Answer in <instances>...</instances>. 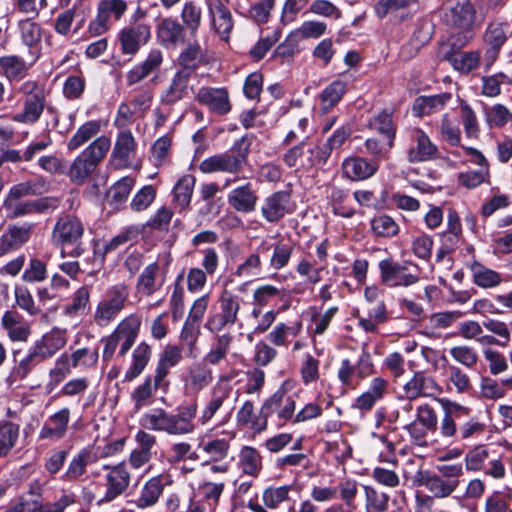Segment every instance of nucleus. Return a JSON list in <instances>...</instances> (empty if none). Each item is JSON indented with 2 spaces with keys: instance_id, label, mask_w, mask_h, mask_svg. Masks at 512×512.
<instances>
[{
  "instance_id": "nucleus-1",
  "label": "nucleus",
  "mask_w": 512,
  "mask_h": 512,
  "mask_svg": "<svg viewBox=\"0 0 512 512\" xmlns=\"http://www.w3.org/2000/svg\"><path fill=\"white\" fill-rule=\"evenodd\" d=\"M197 404L182 406L178 413L172 414L162 408H153L144 412L139 424L144 431L164 432L171 436L193 434L196 430L194 419L197 415Z\"/></svg>"
},
{
  "instance_id": "nucleus-62",
  "label": "nucleus",
  "mask_w": 512,
  "mask_h": 512,
  "mask_svg": "<svg viewBox=\"0 0 512 512\" xmlns=\"http://www.w3.org/2000/svg\"><path fill=\"white\" fill-rule=\"evenodd\" d=\"M195 177L192 175H184L182 176L174 186V200L181 208H186L189 206L194 186H195Z\"/></svg>"
},
{
  "instance_id": "nucleus-12",
  "label": "nucleus",
  "mask_w": 512,
  "mask_h": 512,
  "mask_svg": "<svg viewBox=\"0 0 512 512\" xmlns=\"http://www.w3.org/2000/svg\"><path fill=\"white\" fill-rule=\"evenodd\" d=\"M373 368L371 355L363 350L355 365L349 359L341 361L337 377L344 387L355 389L362 380L373 373Z\"/></svg>"
},
{
  "instance_id": "nucleus-6",
  "label": "nucleus",
  "mask_w": 512,
  "mask_h": 512,
  "mask_svg": "<svg viewBox=\"0 0 512 512\" xmlns=\"http://www.w3.org/2000/svg\"><path fill=\"white\" fill-rule=\"evenodd\" d=\"M130 289L123 283L110 286L98 301L93 319L100 327L112 323L129 303Z\"/></svg>"
},
{
  "instance_id": "nucleus-40",
  "label": "nucleus",
  "mask_w": 512,
  "mask_h": 512,
  "mask_svg": "<svg viewBox=\"0 0 512 512\" xmlns=\"http://www.w3.org/2000/svg\"><path fill=\"white\" fill-rule=\"evenodd\" d=\"M97 460L98 456L93 449H82L69 462L67 470L63 475V479L67 482L80 479L86 473L87 466L96 463Z\"/></svg>"
},
{
  "instance_id": "nucleus-4",
  "label": "nucleus",
  "mask_w": 512,
  "mask_h": 512,
  "mask_svg": "<svg viewBox=\"0 0 512 512\" xmlns=\"http://www.w3.org/2000/svg\"><path fill=\"white\" fill-rule=\"evenodd\" d=\"M111 147L107 136H100L90 143L72 162L69 169L70 180L83 184L94 173Z\"/></svg>"
},
{
  "instance_id": "nucleus-3",
  "label": "nucleus",
  "mask_w": 512,
  "mask_h": 512,
  "mask_svg": "<svg viewBox=\"0 0 512 512\" xmlns=\"http://www.w3.org/2000/svg\"><path fill=\"white\" fill-rule=\"evenodd\" d=\"M442 20L461 36L453 45L465 46L472 39L477 26V12L471 0H445L442 5Z\"/></svg>"
},
{
  "instance_id": "nucleus-21",
  "label": "nucleus",
  "mask_w": 512,
  "mask_h": 512,
  "mask_svg": "<svg viewBox=\"0 0 512 512\" xmlns=\"http://www.w3.org/2000/svg\"><path fill=\"white\" fill-rule=\"evenodd\" d=\"M142 324V318L136 313L124 317L116 326L112 334L120 342L119 355L125 356L135 343Z\"/></svg>"
},
{
  "instance_id": "nucleus-63",
  "label": "nucleus",
  "mask_w": 512,
  "mask_h": 512,
  "mask_svg": "<svg viewBox=\"0 0 512 512\" xmlns=\"http://www.w3.org/2000/svg\"><path fill=\"white\" fill-rule=\"evenodd\" d=\"M337 487V493L339 492L340 498L343 503L345 512H352L355 506V500L358 495L359 483L352 478H347L341 481Z\"/></svg>"
},
{
  "instance_id": "nucleus-35",
  "label": "nucleus",
  "mask_w": 512,
  "mask_h": 512,
  "mask_svg": "<svg viewBox=\"0 0 512 512\" xmlns=\"http://www.w3.org/2000/svg\"><path fill=\"white\" fill-rule=\"evenodd\" d=\"M170 482L169 475H157L150 478L143 485L140 495L135 501L136 506L140 509L154 506L163 493L165 484Z\"/></svg>"
},
{
  "instance_id": "nucleus-37",
  "label": "nucleus",
  "mask_w": 512,
  "mask_h": 512,
  "mask_svg": "<svg viewBox=\"0 0 512 512\" xmlns=\"http://www.w3.org/2000/svg\"><path fill=\"white\" fill-rule=\"evenodd\" d=\"M163 62V54L159 49H152L146 59L135 65L127 72L126 80L128 85H134L157 71Z\"/></svg>"
},
{
  "instance_id": "nucleus-60",
  "label": "nucleus",
  "mask_w": 512,
  "mask_h": 512,
  "mask_svg": "<svg viewBox=\"0 0 512 512\" xmlns=\"http://www.w3.org/2000/svg\"><path fill=\"white\" fill-rule=\"evenodd\" d=\"M134 186L135 179L133 177L126 176L118 180L111 186L107 193L110 204L118 207L126 202Z\"/></svg>"
},
{
  "instance_id": "nucleus-2",
  "label": "nucleus",
  "mask_w": 512,
  "mask_h": 512,
  "mask_svg": "<svg viewBox=\"0 0 512 512\" xmlns=\"http://www.w3.org/2000/svg\"><path fill=\"white\" fill-rule=\"evenodd\" d=\"M443 409L439 433L444 439L471 441L480 437L485 431V424L477 419H470L457 427L456 420L470 415V408L447 398L438 399Z\"/></svg>"
},
{
  "instance_id": "nucleus-58",
  "label": "nucleus",
  "mask_w": 512,
  "mask_h": 512,
  "mask_svg": "<svg viewBox=\"0 0 512 512\" xmlns=\"http://www.w3.org/2000/svg\"><path fill=\"white\" fill-rule=\"evenodd\" d=\"M291 491V485L269 486L263 490L262 502L268 509H277L282 503L289 500Z\"/></svg>"
},
{
  "instance_id": "nucleus-33",
  "label": "nucleus",
  "mask_w": 512,
  "mask_h": 512,
  "mask_svg": "<svg viewBox=\"0 0 512 512\" xmlns=\"http://www.w3.org/2000/svg\"><path fill=\"white\" fill-rule=\"evenodd\" d=\"M35 62L25 61L21 56L15 54L0 57V76L8 82H18L24 79Z\"/></svg>"
},
{
  "instance_id": "nucleus-7",
  "label": "nucleus",
  "mask_w": 512,
  "mask_h": 512,
  "mask_svg": "<svg viewBox=\"0 0 512 512\" xmlns=\"http://www.w3.org/2000/svg\"><path fill=\"white\" fill-rule=\"evenodd\" d=\"M242 299L228 289H223L218 297V308L208 316L205 328L211 333H219L232 327L238 321Z\"/></svg>"
},
{
  "instance_id": "nucleus-59",
  "label": "nucleus",
  "mask_w": 512,
  "mask_h": 512,
  "mask_svg": "<svg viewBox=\"0 0 512 512\" xmlns=\"http://www.w3.org/2000/svg\"><path fill=\"white\" fill-rule=\"evenodd\" d=\"M346 85L343 81L336 80L330 83L320 95V106L323 112L331 110L343 97Z\"/></svg>"
},
{
  "instance_id": "nucleus-39",
  "label": "nucleus",
  "mask_w": 512,
  "mask_h": 512,
  "mask_svg": "<svg viewBox=\"0 0 512 512\" xmlns=\"http://www.w3.org/2000/svg\"><path fill=\"white\" fill-rule=\"evenodd\" d=\"M229 435L226 438H202L199 442V448L210 462L217 463L225 460L230 452V439L234 437L233 432H224Z\"/></svg>"
},
{
  "instance_id": "nucleus-43",
  "label": "nucleus",
  "mask_w": 512,
  "mask_h": 512,
  "mask_svg": "<svg viewBox=\"0 0 512 512\" xmlns=\"http://www.w3.org/2000/svg\"><path fill=\"white\" fill-rule=\"evenodd\" d=\"M168 382L159 381L157 382V376L154 375V380L151 376H147L144 382L138 385L132 392L131 398L134 402V410L140 411L143 407L148 406L151 403L153 394L158 388L167 387Z\"/></svg>"
},
{
  "instance_id": "nucleus-25",
  "label": "nucleus",
  "mask_w": 512,
  "mask_h": 512,
  "mask_svg": "<svg viewBox=\"0 0 512 512\" xmlns=\"http://www.w3.org/2000/svg\"><path fill=\"white\" fill-rule=\"evenodd\" d=\"M70 409L63 407L50 415L39 432L40 440L59 441L67 434L70 423Z\"/></svg>"
},
{
  "instance_id": "nucleus-54",
  "label": "nucleus",
  "mask_w": 512,
  "mask_h": 512,
  "mask_svg": "<svg viewBox=\"0 0 512 512\" xmlns=\"http://www.w3.org/2000/svg\"><path fill=\"white\" fill-rule=\"evenodd\" d=\"M482 355L491 375L498 376L508 371V358L504 353L493 347H483Z\"/></svg>"
},
{
  "instance_id": "nucleus-5",
  "label": "nucleus",
  "mask_w": 512,
  "mask_h": 512,
  "mask_svg": "<svg viewBox=\"0 0 512 512\" xmlns=\"http://www.w3.org/2000/svg\"><path fill=\"white\" fill-rule=\"evenodd\" d=\"M22 98V110L13 116V120L22 124H34L43 114L47 102V92L43 85L35 80H25L17 88Z\"/></svg>"
},
{
  "instance_id": "nucleus-14",
  "label": "nucleus",
  "mask_w": 512,
  "mask_h": 512,
  "mask_svg": "<svg viewBox=\"0 0 512 512\" xmlns=\"http://www.w3.org/2000/svg\"><path fill=\"white\" fill-rule=\"evenodd\" d=\"M232 390L233 388L229 384L228 378L226 376H220L212 387L209 399L203 406L198 417V422L202 426L207 425L217 415L224 406V403L229 399Z\"/></svg>"
},
{
  "instance_id": "nucleus-44",
  "label": "nucleus",
  "mask_w": 512,
  "mask_h": 512,
  "mask_svg": "<svg viewBox=\"0 0 512 512\" xmlns=\"http://www.w3.org/2000/svg\"><path fill=\"white\" fill-rule=\"evenodd\" d=\"M450 93H441L432 96L418 97L413 105V111L417 116L431 115L440 112L451 100Z\"/></svg>"
},
{
  "instance_id": "nucleus-26",
  "label": "nucleus",
  "mask_w": 512,
  "mask_h": 512,
  "mask_svg": "<svg viewBox=\"0 0 512 512\" xmlns=\"http://www.w3.org/2000/svg\"><path fill=\"white\" fill-rule=\"evenodd\" d=\"M66 343V330L55 327L36 340L31 348L43 361H46L64 348Z\"/></svg>"
},
{
  "instance_id": "nucleus-29",
  "label": "nucleus",
  "mask_w": 512,
  "mask_h": 512,
  "mask_svg": "<svg viewBox=\"0 0 512 512\" xmlns=\"http://www.w3.org/2000/svg\"><path fill=\"white\" fill-rule=\"evenodd\" d=\"M156 37L162 46L176 47L185 41V27L175 18H163L157 24Z\"/></svg>"
},
{
  "instance_id": "nucleus-8",
  "label": "nucleus",
  "mask_w": 512,
  "mask_h": 512,
  "mask_svg": "<svg viewBox=\"0 0 512 512\" xmlns=\"http://www.w3.org/2000/svg\"><path fill=\"white\" fill-rule=\"evenodd\" d=\"M242 144L243 140H240L229 151L204 159L199 164L200 171L206 174L215 172L238 173L246 164L248 155V149H242Z\"/></svg>"
},
{
  "instance_id": "nucleus-50",
  "label": "nucleus",
  "mask_w": 512,
  "mask_h": 512,
  "mask_svg": "<svg viewBox=\"0 0 512 512\" xmlns=\"http://www.w3.org/2000/svg\"><path fill=\"white\" fill-rule=\"evenodd\" d=\"M102 128L101 121L91 120L82 124L67 142V149L74 151L95 137Z\"/></svg>"
},
{
  "instance_id": "nucleus-52",
  "label": "nucleus",
  "mask_w": 512,
  "mask_h": 512,
  "mask_svg": "<svg viewBox=\"0 0 512 512\" xmlns=\"http://www.w3.org/2000/svg\"><path fill=\"white\" fill-rule=\"evenodd\" d=\"M509 30L510 26L507 23L491 22L485 30L484 41L494 52H498L507 41Z\"/></svg>"
},
{
  "instance_id": "nucleus-42",
  "label": "nucleus",
  "mask_w": 512,
  "mask_h": 512,
  "mask_svg": "<svg viewBox=\"0 0 512 512\" xmlns=\"http://www.w3.org/2000/svg\"><path fill=\"white\" fill-rule=\"evenodd\" d=\"M164 280L160 275V267L154 262L144 268L138 277L137 292L143 296H150L163 286Z\"/></svg>"
},
{
  "instance_id": "nucleus-53",
  "label": "nucleus",
  "mask_w": 512,
  "mask_h": 512,
  "mask_svg": "<svg viewBox=\"0 0 512 512\" xmlns=\"http://www.w3.org/2000/svg\"><path fill=\"white\" fill-rule=\"evenodd\" d=\"M164 457L167 463L176 465L186 460H196L197 454L189 442L178 441L170 444Z\"/></svg>"
},
{
  "instance_id": "nucleus-45",
  "label": "nucleus",
  "mask_w": 512,
  "mask_h": 512,
  "mask_svg": "<svg viewBox=\"0 0 512 512\" xmlns=\"http://www.w3.org/2000/svg\"><path fill=\"white\" fill-rule=\"evenodd\" d=\"M445 377V386L448 391L465 394L472 389L469 375L459 366L447 364Z\"/></svg>"
},
{
  "instance_id": "nucleus-61",
  "label": "nucleus",
  "mask_w": 512,
  "mask_h": 512,
  "mask_svg": "<svg viewBox=\"0 0 512 512\" xmlns=\"http://www.w3.org/2000/svg\"><path fill=\"white\" fill-rule=\"evenodd\" d=\"M366 512H385L389 507V495L370 485H364Z\"/></svg>"
},
{
  "instance_id": "nucleus-15",
  "label": "nucleus",
  "mask_w": 512,
  "mask_h": 512,
  "mask_svg": "<svg viewBox=\"0 0 512 512\" xmlns=\"http://www.w3.org/2000/svg\"><path fill=\"white\" fill-rule=\"evenodd\" d=\"M151 30L148 24H130L118 33V41L124 55H135L140 48L148 43Z\"/></svg>"
},
{
  "instance_id": "nucleus-13",
  "label": "nucleus",
  "mask_w": 512,
  "mask_h": 512,
  "mask_svg": "<svg viewBox=\"0 0 512 512\" xmlns=\"http://www.w3.org/2000/svg\"><path fill=\"white\" fill-rule=\"evenodd\" d=\"M104 476L105 493L102 498L103 503H110L123 495L131 483V474L125 462L116 465H105Z\"/></svg>"
},
{
  "instance_id": "nucleus-49",
  "label": "nucleus",
  "mask_w": 512,
  "mask_h": 512,
  "mask_svg": "<svg viewBox=\"0 0 512 512\" xmlns=\"http://www.w3.org/2000/svg\"><path fill=\"white\" fill-rule=\"evenodd\" d=\"M181 359V349L175 345H167L163 350L159 358L157 367L155 369L157 382L165 381V378L168 375L170 368L176 366L181 361Z\"/></svg>"
},
{
  "instance_id": "nucleus-36",
  "label": "nucleus",
  "mask_w": 512,
  "mask_h": 512,
  "mask_svg": "<svg viewBox=\"0 0 512 512\" xmlns=\"http://www.w3.org/2000/svg\"><path fill=\"white\" fill-rule=\"evenodd\" d=\"M229 205L237 212L250 213L256 208L258 197L251 183L232 189L227 197Z\"/></svg>"
},
{
  "instance_id": "nucleus-56",
  "label": "nucleus",
  "mask_w": 512,
  "mask_h": 512,
  "mask_svg": "<svg viewBox=\"0 0 512 512\" xmlns=\"http://www.w3.org/2000/svg\"><path fill=\"white\" fill-rule=\"evenodd\" d=\"M213 380L212 372L202 364L190 367L186 386L193 392H199L207 387Z\"/></svg>"
},
{
  "instance_id": "nucleus-19",
  "label": "nucleus",
  "mask_w": 512,
  "mask_h": 512,
  "mask_svg": "<svg viewBox=\"0 0 512 512\" xmlns=\"http://www.w3.org/2000/svg\"><path fill=\"white\" fill-rule=\"evenodd\" d=\"M437 152V146L423 130L415 128L410 131V146L407 150V158L410 163L431 160L435 158Z\"/></svg>"
},
{
  "instance_id": "nucleus-20",
  "label": "nucleus",
  "mask_w": 512,
  "mask_h": 512,
  "mask_svg": "<svg viewBox=\"0 0 512 512\" xmlns=\"http://www.w3.org/2000/svg\"><path fill=\"white\" fill-rule=\"evenodd\" d=\"M291 196L287 191H277L267 196L261 206V214L269 223H276L292 213Z\"/></svg>"
},
{
  "instance_id": "nucleus-51",
  "label": "nucleus",
  "mask_w": 512,
  "mask_h": 512,
  "mask_svg": "<svg viewBox=\"0 0 512 512\" xmlns=\"http://www.w3.org/2000/svg\"><path fill=\"white\" fill-rule=\"evenodd\" d=\"M422 484L433 494L435 498H446L458 487V480H445L439 475L426 476Z\"/></svg>"
},
{
  "instance_id": "nucleus-64",
  "label": "nucleus",
  "mask_w": 512,
  "mask_h": 512,
  "mask_svg": "<svg viewBox=\"0 0 512 512\" xmlns=\"http://www.w3.org/2000/svg\"><path fill=\"white\" fill-rule=\"evenodd\" d=\"M99 354L96 348H79L69 356L72 368L89 369L98 362Z\"/></svg>"
},
{
  "instance_id": "nucleus-57",
  "label": "nucleus",
  "mask_w": 512,
  "mask_h": 512,
  "mask_svg": "<svg viewBox=\"0 0 512 512\" xmlns=\"http://www.w3.org/2000/svg\"><path fill=\"white\" fill-rule=\"evenodd\" d=\"M473 282L482 288L496 287L501 283V276L495 270L483 266L479 262H474L471 265Z\"/></svg>"
},
{
  "instance_id": "nucleus-48",
  "label": "nucleus",
  "mask_w": 512,
  "mask_h": 512,
  "mask_svg": "<svg viewBox=\"0 0 512 512\" xmlns=\"http://www.w3.org/2000/svg\"><path fill=\"white\" fill-rule=\"evenodd\" d=\"M216 334L217 336L215 337L214 343L204 356L205 363L209 365H218L224 361L233 341V336L230 333Z\"/></svg>"
},
{
  "instance_id": "nucleus-17",
  "label": "nucleus",
  "mask_w": 512,
  "mask_h": 512,
  "mask_svg": "<svg viewBox=\"0 0 512 512\" xmlns=\"http://www.w3.org/2000/svg\"><path fill=\"white\" fill-rule=\"evenodd\" d=\"M49 199L26 200L5 197L2 208L8 219H16L33 214H41L49 209H55Z\"/></svg>"
},
{
  "instance_id": "nucleus-46",
  "label": "nucleus",
  "mask_w": 512,
  "mask_h": 512,
  "mask_svg": "<svg viewBox=\"0 0 512 512\" xmlns=\"http://www.w3.org/2000/svg\"><path fill=\"white\" fill-rule=\"evenodd\" d=\"M151 358V348L142 342L136 346L132 353V363L125 373V381L137 378L145 369Z\"/></svg>"
},
{
  "instance_id": "nucleus-11",
  "label": "nucleus",
  "mask_w": 512,
  "mask_h": 512,
  "mask_svg": "<svg viewBox=\"0 0 512 512\" xmlns=\"http://www.w3.org/2000/svg\"><path fill=\"white\" fill-rule=\"evenodd\" d=\"M225 487L224 481L202 482L190 498L187 512H215Z\"/></svg>"
},
{
  "instance_id": "nucleus-9",
  "label": "nucleus",
  "mask_w": 512,
  "mask_h": 512,
  "mask_svg": "<svg viewBox=\"0 0 512 512\" xmlns=\"http://www.w3.org/2000/svg\"><path fill=\"white\" fill-rule=\"evenodd\" d=\"M84 235V225L81 220L73 215L59 217L52 229L51 242L61 249V257L66 256L65 247L78 245Z\"/></svg>"
},
{
  "instance_id": "nucleus-27",
  "label": "nucleus",
  "mask_w": 512,
  "mask_h": 512,
  "mask_svg": "<svg viewBox=\"0 0 512 512\" xmlns=\"http://www.w3.org/2000/svg\"><path fill=\"white\" fill-rule=\"evenodd\" d=\"M212 26L219 37L228 41L232 32L234 22L230 10L221 0H206Z\"/></svg>"
},
{
  "instance_id": "nucleus-24",
  "label": "nucleus",
  "mask_w": 512,
  "mask_h": 512,
  "mask_svg": "<svg viewBox=\"0 0 512 512\" xmlns=\"http://www.w3.org/2000/svg\"><path fill=\"white\" fill-rule=\"evenodd\" d=\"M134 439L137 447L131 451L128 463L131 468L139 470L151 461L152 449L155 447L157 439L153 434L144 430H138Z\"/></svg>"
},
{
  "instance_id": "nucleus-18",
  "label": "nucleus",
  "mask_w": 512,
  "mask_h": 512,
  "mask_svg": "<svg viewBox=\"0 0 512 512\" xmlns=\"http://www.w3.org/2000/svg\"><path fill=\"white\" fill-rule=\"evenodd\" d=\"M442 387L436 380L424 372H415L412 378L403 386V392L408 400L419 397L435 398L442 393Z\"/></svg>"
},
{
  "instance_id": "nucleus-10",
  "label": "nucleus",
  "mask_w": 512,
  "mask_h": 512,
  "mask_svg": "<svg viewBox=\"0 0 512 512\" xmlns=\"http://www.w3.org/2000/svg\"><path fill=\"white\" fill-rule=\"evenodd\" d=\"M289 390L290 383L285 381L263 402L262 413L267 419L274 414L283 423L293 419L296 401L293 396L289 395Z\"/></svg>"
},
{
  "instance_id": "nucleus-32",
  "label": "nucleus",
  "mask_w": 512,
  "mask_h": 512,
  "mask_svg": "<svg viewBox=\"0 0 512 512\" xmlns=\"http://www.w3.org/2000/svg\"><path fill=\"white\" fill-rule=\"evenodd\" d=\"M1 325L13 342H26L31 335L30 323L18 312L6 311L1 318Z\"/></svg>"
},
{
  "instance_id": "nucleus-34",
  "label": "nucleus",
  "mask_w": 512,
  "mask_h": 512,
  "mask_svg": "<svg viewBox=\"0 0 512 512\" xmlns=\"http://www.w3.org/2000/svg\"><path fill=\"white\" fill-rule=\"evenodd\" d=\"M236 422L240 427L248 428L254 433H261L267 429L268 422L265 414L262 413V407L259 413L255 412L254 403L246 400L242 403L236 413Z\"/></svg>"
},
{
  "instance_id": "nucleus-30",
  "label": "nucleus",
  "mask_w": 512,
  "mask_h": 512,
  "mask_svg": "<svg viewBox=\"0 0 512 512\" xmlns=\"http://www.w3.org/2000/svg\"><path fill=\"white\" fill-rule=\"evenodd\" d=\"M33 227L32 223L9 226L0 236V254L4 255L22 247L29 241Z\"/></svg>"
},
{
  "instance_id": "nucleus-41",
  "label": "nucleus",
  "mask_w": 512,
  "mask_h": 512,
  "mask_svg": "<svg viewBox=\"0 0 512 512\" xmlns=\"http://www.w3.org/2000/svg\"><path fill=\"white\" fill-rule=\"evenodd\" d=\"M238 467L244 475L257 478L263 469V458L258 449L245 445L238 454Z\"/></svg>"
},
{
  "instance_id": "nucleus-22",
  "label": "nucleus",
  "mask_w": 512,
  "mask_h": 512,
  "mask_svg": "<svg viewBox=\"0 0 512 512\" xmlns=\"http://www.w3.org/2000/svg\"><path fill=\"white\" fill-rule=\"evenodd\" d=\"M191 77V70H178L170 80L169 84L161 92V103L165 105H173L187 97L191 89Z\"/></svg>"
},
{
  "instance_id": "nucleus-23",
  "label": "nucleus",
  "mask_w": 512,
  "mask_h": 512,
  "mask_svg": "<svg viewBox=\"0 0 512 512\" xmlns=\"http://www.w3.org/2000/svg\"><path fill=\"white\" fill-rule=\"evenodd\" d=\"M137 151V142L130 130H122L117 134L111 161L116 168L128 167L133 161Z\"/></svg>"
},
{
  "instance_id": "nucleus-31",
  "label": "nucleus",
  "mask_w": 512,
  "mask_h": 512,
  "mask_svg": "<svg viewBox=\"0 0 512 512\" xmlns=\"http://www.w3.org/2000/svg\"><path fill=\"white\" fill-rule=\"evenodd\" d=\"M18 29L23 45L29 49L32 62H36L41 53V40L43 29L41 25L31 19L19 21Z\"/></svg>"
},
{
  "instance_id": "nucleus-47",
  "label": "nucleus",
  "mask_w": 512,
  "mask_h": 512,
  "mask_svg": "<svg viewBox=\"0 0 512 512\" xmlns=\"http://www.w3.org/2000/svg\"><path fill=\"white\" fill-rule=\"evenodd\" d=\"M20 436V425L11 421H0V458L10 454Z\"/></svg>"
},
{
  "instance_id": "nucleus-28",
  "label": "nucleus",
  "mask_w": 512,
  "mask_h": 512,
  "mask_svg": "<svg viewBox=\"0 0 512 512\" xmlns=\"http://www.w3.org/2000/svg\"><path fill=\"white\" fill-rule=\"evenodd\" d=\"M196 100L219 115L227 114L231 110L229 95L225 88L202 87L196 94Z\"/></svg>"
},
{
  "instance_id": "nucleus-16",
  "label": "nucleus",
  "mask_w": 512,
  "mask_h": 512,
  "mask_svg": "<svg viewBox=\"0 0 512 512\" xmlns=\"http://www.w3.org/2000/svg\"><path fill=\"white\" fill-rule=\"evenodd\" d=\"M379 270L381 281L389 287H407L419 280V276L410 271L407 266L396 263L389 258L379 262Z\"/></svg>"
},
{
  "instance_id": "nucleus-55",
  "label": "nucleus",
  "mask_w": 512,
  "mask_h": 512,
  "mask_svg": "<svg viewBox=\"0 0 512 512\" xmlns=\"http://www.w3.org/2000/svg\"><path fill=\"white\" fill-rule=\"evenodd\" d=\"M301 330V322H295L292 325L278 323L268 334V339L275 346H287L289 338L298 336Z\"/></svg>"
},
{
  "instance_id": "nucleus-38",
  "label": "nucleus",
  "mask_w": 512,
  "mask_h": 512,
  "mask_svg": "<svg viewBox=\"0 0 512 512\" xmlns=\"http://www.w3.org/2000/svg\"><path fill=\"white\" fill-rule=\"evenodd\" d=\"M342 170L350 180L361 181L372 177L378 170V165L365 158L350 157L344 160Z\"/></svg>"
}]
</instances>
